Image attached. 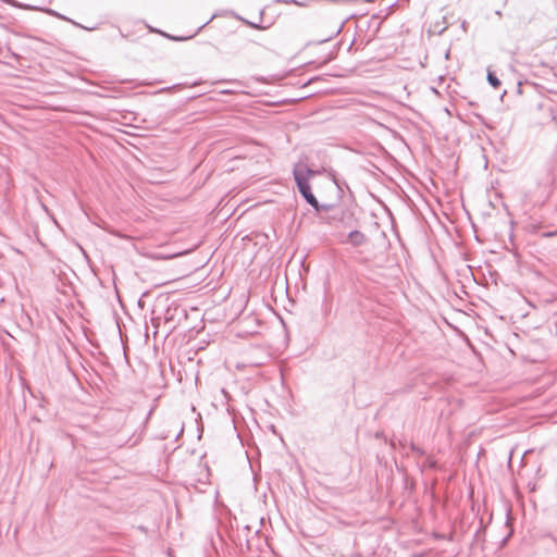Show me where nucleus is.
<instances>
[{
  "label": "nucleus",
  "instance_id": "4",
  "mask_svg": "<svg viewBox=\"0 0 557 557\" xmlns=\"http://www.w3.org/2000/svg\"><path fill=\"white\" fill-rule=\"evenodd\" d=\"M487 82L490 85H492L494 88L499 87L500 81L497 78V76L491 72L487 74Z\"/></svg>",
  "mask_w": 557,
  "mask_h": 557
},
{
  "label": "nucleus",
  "instance_id": "1",
  "mask_svg": "<svg viewBox=\"0 0 557 557\" xmlns=\"http://www.w3.org/2000/svg\"><path fill=\"white\" fill-rule=\"evenodd\" d=\"M314 174V172L307 168H295L294 169V178L299 189L301 196L306 199V201L311 205L313 208L318 209L319 202L315 196L311 191V186L309 184V176Z\"/></svg>",
  "mask_w": 557,
  "mask_h": 557
},
{
  "label": "nucleus",
  "instance_id": "2",
  "mask_svg": "<svg viewBox=\"0 0 557 557\" xmlns=\"http://www.w3.org/2000/svg\"><path fill=\"white\" fill-rule=\"evenodd\" d=\"M347 242L349 244H351L352 246H355V247H359V246L363 245L367 242V237L360 231L355 230V231H351L348 234Z\"/></svg>",
  "mask_w": 557,
  "mask_h": 557
},
{
  "label": "nucleus",
  "instance_id": "5",
  "mask_svg": "<svg viewBox=\"0 0 557 557\" xmlns=\"http://www.w3.org/2000/svg\"><path fill=\"white\" fill-rule=\"evenodd\" d=\"M41 209L45 211L47 215H49L48 209L44 203L41 205Z\"/></svg>",
  "mask_w": 557,
  "mask_h": 557
},
{
  "label": "nucleus",
  "instance_id": "8",
  "mask_svg": "<svg viewBox=\"0 0 557 557\" xmlns=\"http://www.w3.org/2000/svg\"><path fill=\"white\" fill-rule=\"evenodd\" d=\"M28 393H30V395L34 396V394L29 387H28Z\"/></svg>",
  "mask_w": 557,
  "mask_h": 557
},
{
  "label": "nucleus",
  "instance_id": "6",
  "mask_svg": "<svg viewBox=\"0 0 557 557\" xmlns=\"http://www.w3.org/2000/svg\"><path fill=\"white\" fill-rule=\"evenodd\" d=\"M411 449H412V450H416V451H418V453H421V451H420V449L416 448V446H414V445H411Z\"/></svg>",
  "mask_w": 557,
  "mask_h": 557
},
{
  "label": "nucleus",
  "instance_id": "7",
  "mask_svg": "<svg viewBox=\"0 0 557 557\" xmlns=\"http://www.w3.org/2000/svg\"><path fill=\"white\" fill-rule=\"evenodd\" d=\"M330 38H331V37L324 38V39L320 40L319 42H325V41H327Z\"/></svg>",
  "mask_w": 557,
  "mask_h": 557
},
{
  "label": "nucleus",
  "instance_id": "3",
  "mask_svg": "<svg viewBox=\"0 0 557 557\" xmlns=\"http://www.w3.org/2000/svg\"><path fill=\"white\" fill-rule=\"evenodd\" d=\"M5 3H9L14 7H21L25 8L27 10H35V4H22L21 2H17L16 0H4Z\"/></svg>",
  "mask_w": 557,
  "mask_h": 557
}]
</instances>
